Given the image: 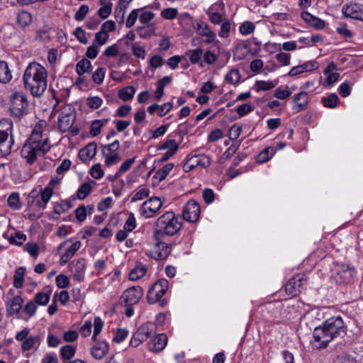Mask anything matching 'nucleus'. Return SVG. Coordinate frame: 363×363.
Returning a JSON list of instances; mask_svg holds the SVG:
<instances>
[{
    "instance_id": "obj_28",
    "label": "nucleus",
    "mask_w": 363,
    "mask_h": 363,
    "mask_svg": "<svg viewBox=\"0 0 363 363\" xmlns=\"http://www.w3.org/2000/svg\"><path fill=\"white\" fill-rule=\"evenodd\" d=\"M73 267V278L78 281H83L86 270L85 259L83 258L77 259Z\"/></svg>"
},
{
    "instance_id": "obj_56",
    "label": "nucleus",
    "mask_w": 363,
    "mask_h": 363,
    "mask_svg": "<svg viewBox=\"0 0 363 363\" xmlns=\"http://www.w3.org/2000/svg\"><path fill=\"white\" fill-rule=\"evenodd\" d=\"M291 94V91L288 89V87L283 89L281 87H279L276 89L274 96L281 100H284L289 98Z\"/></svg>"
},
{
    "instance_id": "obj_17",
    "label": "nucleus",
    "mask_w": 363,
    "mask_h": 363,
    "mask_svg": "<svg viewBox=\"0 0 363 363\" xmlns=\"http://www.w3.org/2000/svg\"><path fill=\"white\" fill-rule=\"evenodd\" d=\"M292 109L296 113H299L307 108L308 104V93L305 91H301L295 94L292 98Z\"/></svg>"
},
{
    "instance_id": "obj_24",
    "label": "nucleus",
    "mask_w": 363,
    "mask_h": 363,
    "mask_svg": "<svg viewBox=\"0 0 363 363\" xmlns=\"http://www.w3.org/2000/svg\"><path fill=\"white\" fill-rule=\"evenodd\" d=\"M196 31L199 35L207 37L206 42L208 44L212 43L216 38V34L209 26L203 21H199L196 25Z\"/></svg>"
},
{
    "instance_id": "obj_48",
    "label": "nucleus",
    "mask_w": 363,
    "mask_h": 363,
    "mask_svg": "<svg viewBox=\"0 0 363 363\" xmlns=\"http://www.w3.org/2000/svg\"><path fill=\"white\" fill-rule=\"evenodd\" d=\"M276 84L272 81H257L255 83L256 91H267L273 89Z\"/></svg>"
},
{
    "instance_id": "obj_47",
    "label": "nucleus",
    "mask_w": 363,
    "mask_h": 363,
    "mask_svg": "<svg viewBox=\"0 0 363 363\" xmlns=\"http://www.w3.org/2000/svg\"><path fill=\"white\" fill-rule=\"evenodd\" d=\"M91 189L92 186L89 183H84L77 190V198L81 200L84 199L90 194Z\"/></svg>"
},
{
    "instance_id": "obj_6",
    "label": "nucleus",
    "mask_w": 363,
    "mask_h": 363,
    "mask_svg": "<svg viewBox=\"0 0 363 363\" xmlns=\"http://www.w3.org/2000/svg\"><path fill=\"white\" fill-rule=\"evenodd\" d=\"M10 101L9 111L12 117L21 119L27 114L28 101L26 94L22 91L14 92L10 96Z\"/></svg>"
},
{
    "instance_id": "obj_59",
    "label": "nucleus",
    "mask_w": 363,
    "mask_h": 363,
    "mask_svg": "<svg viewBox=\"0 0 363 363\" xmlns=\"http://www.w3.org/2000/svg\"><path fill=\"white\" fill-rule=\"evenodd\" d=\"M126 9L127 8H123L122 6H120L118 4H117V6L115 8L114 16L119 23H123L124 21V15Z\"/></svg>"
},
{
    "instance_id": "obj_7",
    "label": "nucleus",
    "mask_w": 363,
    "mask_h": 363,
    "mask_svg": "<svg viewBox=\"0 0 363 363\" xmlns=\"http://www.w3.org/2000/svg\"><path fill=\"white\" fill-rule=\"evenodd\" d=\"M15 338L21 342V349L23 351H29L33 349H38L40 344V339L38 336L30 334V329L25 328L21 331L16 333Z\"/></svg>"
},
{
    "instance_id": "obj_53",
    "label": "nucleus",
    "mask_w": 363,
    "mask_h": 363,
    "mask_svg": "<svg viewBox=\"0 0 363 363\" xmlns=\"http://www.w3.org/2000/svg\"><path fill=\"white\" fill-rule=\"evenodd\" d=\"M149 195V190L145 188H140L134 194L131 198V202H135L137 201L143 200L147 198Z\"/></svg>"
},
{
    "instance_id": "obj_42",
    "label": "nucleus",
    "mask_w": 363,
    "mask_h": 363,
    "mask_svg": "<svg viewBox=\"0 0 363 363\" xmlns=\"http://www.w3.org/2000/svg\"><path fill=\"white\" fill-rule=\"evenodd\" d=\"M8 206L13 210H18L21 207L19 194L17 192H13L10 194L7 200Z\"/></svg>"
},
{
    "instance_id": "obj_46",
    "label": "nucleus",
    "mask_w": 363,
    "mask_h": 363,
    "mask_svg": "<svg viewBox=\"0 0 363 363\" xmlns=\"http://www.w3.org/2000/svg\"><path fill=\"white\" fill-rule=\"evenodd\" d=\"M108 33H104L99 30L97 33H96L93 43L100 47L105 45L108 41Z\"/></svg>"
},
{
    "instance_id": "obj_43",
    "label": "nucleus",
    "mask_w": 363,
    "mask_h": 363,
    "mask_svg": "<svg viewBox=\"0 0 363 363\" xmlns=\"http://www.w3.org/2000/svg\"><path fill=\"white\" fill-rule=\"evenodd\" d=\"M240 74L238 69H232L225 77V81L230 84H235L240 80Z\"/></svg>"
},
{
    "instance_id": "obj_57",
    "label": "nucleus",
    "mask_w": 363,
    "mask_h": 363,
    "mask_svg": "<svg viewBox=\"0 0 363 363\" xmlns=\"http://www.w3.org/2000/svg\"><path fill=\"white\" fill-rule=\"evenodd\" d=\"M88 12L89 6L86 4L82 5L74 15L75 20L78 21H83Z\"/></svg>"
},
{
    "instance_id": "obj_39",
    "label": "nucleus",
    "mask_w": 363,
    "mask_h": 363,
    "mask_svg": "<svg viewBox=\"0 0 363 363\" xmlns=\"http://www.w3.org/2000/svg\"><path fill=\"white\" fill-rule=\"evenodd\" d=\"M135 162V157L125 160L121 166L118 171L115 174L113 178H110L111 181L120 177L123 173L127 172Z\"/></svg>"
},
{
    "instance_id": "obj_20",
    "label": "nucleus",
    "mask_w": 363,
    "mask_h": 363,
    "mask_svg": "<svg viewBox=\"0 0 363 363\" xmlns=\"http://www.w3.org/2000/svg\"><path fill=\"white\" fill-rule=\"evenodd\" d=\"M156 326L152 323H146L143 324L135 333V337L147 340L152 335L155 334Z\"/></svg>"
},
{
    "instance_id": "obj_31",
    "label": "nucleus",
    "mask_w": 363,
    "mask_h": 363,
    "mask_svg": "<svg viewBox=\"0 0 363 363\" xmlns=\"http://www.w3.org/2000/svg\"><path fill=\"white\" fill-rule=\"evenodd\" d=\"M147 268L142 264H137L129 273V279L132 281H137L145 276Z\"/></svg>"
},
{
    "instance_id": "obj_38",
    "label": "nucleus",
    "mask_w": 363,
    "mask_h": 363,
    "mask_svg": "<svg viewBox=\"0 0 363 363\" xmlns=\"http://www.w3.org/2000/svg\"><path fill=\"white\" fill-rule=\"evenodd\" d=\"M25 272L26 269L23 267H18L16 270L13 276V286L16 289H20L23 286Z\"/></svg>"
},
{
    "instance_id": "obj_33",
    "label": "nucleus",
    "mask_w": 363,
    "mask_h": 363,
    "mask_svg": "<svg viewBox=\"0 0 363 363\" xmlns=\"http://www.w3.org/2000/svg\"><path fill=\"white\" fill-rule=\"evenodd\" d=\"M166 149L167 150V152L176 154L179 149V144L177 143L174 139H167L157 147L158 150H164Z\"/></svg>"
},
{
    "instance_id": "obj_34",
    "label": "nucleus",
    "mask_w": 363,
    "mask_h": 363,
    "mask_svg": "<svg viewBox=\"0 0 363 363\" xmlns=\"http://www.w3.org/2000/svg\"><path fill=\"white\" fill-rule=\"evenodd\" d=\"M91 63L88 59L84 58L77 63L76 72L79 75L89 73L91 72Z\"/></svg>"
},
{
    "instance_id": "obj_15",
    "label": "nucleus",
    "mask_w": 363,
    "mask_h": 363,
    "mask_svg": "<svg viewBox=\"0 0 363 363\" xmlns=\"http://www.w3.org/2000/svg\"><path fill=\"white\" fill-rule=\"evenodd\" d=\"M211 164L209 157L206 155H194L190 157L184 164L185 172H189L197 167L207 168Z\"/></svg>"
},
{
    "instance_id": "obj_54",
    "label": "nucleus",
    "mask_w": 363,
    "mask_h": 363,
    "mask_svg": "<svg viewBox=\"0 0 363 363\" xmlns=\"http://www.w3.org/2000/svg\"><path fill=\"white\" fill-rule=\"evenodd\" d=\"M90 174L96 179L102 178L104 175V172L101 168V164L97 163L93 165L90 170Z\"/></svg>"
},
{
    "instance_id": "obj_16",
    "label": "nucleus",
    "mask_w": 363,
    "mask_h": 363,
    "mask_svg": "<svg viewBox=\"0 0 363 363\" xmlns=\"http://www.w3.org/2000/svg\"><path fill=\"white\" fill-rule=\"evenodd\" d=\"M143 294V289L140 286H133L126 289L123 295L122 298L128 305H134L137 303Z\"/></svg>"
},
{
    "instance_id": "obj_1",
    "label": "nucleus",
    "mask_w": 363,
    "mask_h": 363,
    "mask_svg": "<svg viewBox=\"0 0 363 363\" xmlns=\"http://www.w3.org/2000/svg\"><path fill=\"white\" fill-rule=\"evenodd\" d=\"M45 127V121L38 123L21 149L22 157L30 164H33L38 157L43 156L51 147L49 137L44 133Z\"/></svg>"
},
{
    "instance_id": "obj_50",
    "label": "nucleus",
    "mask_w": 363,
    "mask_h": 363,
    "mask_svg": "<svg viewBox=\"0 0 363 363\" xmlns=\"http://www.w3.org/2000/svg\"><path fill=\"white\" fill-rule=\"evenodd\" d=\"M189 57V60L192 64H196L199 62L203 55V51L201 48H196L189 51L187 53Z\"/></svg>"
},
{
    "instance_id": "obj_2",
    "label": "nucleus",
    "mask_w": 363,
    "mask_h": 363,
    "mask_svg": "<svg viewBox=\"0 0 363 363\" xmlns=\"http://www.w3.org/2000/svg\"><path fill=\"white\" fill-rule=\"evenodd\" d=\"M345 334L346 327L341 317L328 318L314 329L312 347L316 350L325 348L333 340L337 337H342Z\"/></svg>"
},
{
    "instance_id": "obj_5",
    "label": "nucleus",
    "mask_w": 363,
    "mask_h": 363,
    "mask_svg": "<svg viewBox=\"0 0 363 363\" xmlns=\"http://www.w3.org/2000/svg\"><path fill=\"white\" fill-rule=\"evenodd\" d=\"M13 122L9 119L0 121V155L6 156L10 154L13 144L11 135Z\"/></svg>"
},
{
    "instance_id": "obj_22",
    "label": "nucleus",
    "mask_w": 363,
    "mask_h": 363,
    "mask_svg": "<svg viewBox=\"0 0 363 363\" xmlns=\"http://www.w3.org/2000/svg\"><path fill=\"white\" fill-rule=\"evenodd\" d=\"M108 344L105 341L97 342L91 349L92 357L96 359L104 358L108 352Z\"/></svg>"
},
{
    "instance_id": "obj_12",
    "label": "nucleus",
    "mask_w": 363,
    "mask_h": 363,
    "mask_svg": "<svg viewBox=\"0 0 363 363\" xmlns=\"http://www.w3.org/2000/svg\"><path fill=\"white\" fill-rule=\"evenodd\" d=\"M200 213V205L195 200H189L183 207L182 217L184 220L188 222H197L199 218Z\"/></svg>"
},
{
    "instance_id": "obj_18",
    "label": "nucleus",
    "mask_w": 363,
    "mask_h": 363,
    "mask_svg": "<svg viewBox=\"0 0 363 363\" xmlns=\"http://www.w3.org/2000/svg\"><path fill=\"white\" fill-rule=\"evenodd\" d=\"M74 121V113L62 111L58 116V128L62 132H67L73 126Z\"/></svg>"
},
{
    "instance_id": "obj_36",
    "label": "nucleus",
    "mask_w": 363,
    "mask_h": 363,
    "mask_svg": "<svg viewBox=\"0 0 363 363\" xmlns=\"http://www.w3.org/2000/svg\"><path fill=\"white\" fill-rule=\"evenodd\" d=\"M174 166L173 163H168L165 164L155 172L154 178L157 179L159 182L163 181L173 169Z\"/></svg>"
},
{
    "instance_id": "obj_62",
    "label": "nucleus",
    "mask_w": 363,
    "mask_h": 363,
    "mask_svg": "<svg viewBox=\"0 0 363 363\" xmlns=\"http://www.w3.org/2000/svg\"><path fill=\"white\" fill-rule=\"evenodd\" d=\"M136 227V222L133 213H130L123 225L128 232H131Z\"/></svg>"
},
{
    "instance_id": "obj_32",
    "label": "nucleus",
    "mask_w": 363,
    "mask_h": 363,
    "mask_svg": "<svg viewBox=\"0 0 363 363\" xmlns=\"http://www.w3.org/2000/svg\"><path fill=\"white\" fill-rule=\"evenodd\" d=\"M276 152V149L274 147L269 146L264 148L257 156V162L258 163H264L269 160Z\"/></svg>"
},
{
    "instance_id": "obj_55",
    "label": "nucleus",
    "mask_w": 363,
    "mask_h": 363,
    "mask_svg": "<svg viewBox=\"0 0 363 363\" xmlns=\"http://www.w3.org/2000/svg\"><path fill=\"white\" fill-rule=\"evenodd\" d=\"M103 100L99 96L89 97L86 99V105L92 109L99 108L102 104Z\"/></svg>"
},
{
    "instance_id": "obj_26",
    "label": "nucleus",
    "mask_w": 363,
    "mask_h": 363,
    "mask_svg": "<svg viewBox=\"0 0 363 363\" xmlns=\"http://www.w3.org/2000/svg\"><path fill=\"white\" fill-rule=\"evenodd\" d=\"M51 294V288L46 286L42 291H39L35 295L33 301L40 306H45L48 303Z\"/></svg>"
},
{
    "instance_id": "obj_49",
    "label": "nucleus",
    "mask_w": 363,
    "mask_h": 363,
    "mask_svg": "<svg viewBox=\"0 0 363 363\" xmlns=\"http://www.w3.org/2000/svg\"><path fill=\"white\" fill-rule=\"evenodd\" d=\"M255 26L251 21H246L242 23L239 28L240 32L244 35H247L255 31Z\"/></svg>"
},
{
    "instance_id": "obj_13",
    "label": "nucleus",
    "mask_w": 363,
    "mask_h": 363,
    "mask_svg": "<svg viewBox=\"0 0 363 363\" xmlns=\"http://www.w3.org/2000/svg\"><path fill=\"white\" fill-rule=\"evenodd\" d=\"M356 275V271L353 267L347 264H341L336 269L335 279L337 282L343 284H350Z\"/></svg>"
},
{
    "instance_id": "obj_29",
    "label": "nucleus",
    "mask_w": 363,
    "mask_h": 363,
    "mask_svg": "<svg viewBox=\"0 0 363 363\" xmlns=\"http://www.w3.org/2000/svg\"><path fill=\"white\" fill-rule=\"evenodd\" d=\"M12 79L11 72L9 68L8 64L0 60V83L6 84Z\"/></svg>"
},
{
    "instance_id": "obj_23",
    "label": "nucleus",
    "mask_w": 363,
    "mask_h": 363,
    "mask_svg": "<svg viewBox=\"0 0 363 363\" xmlns=\"http://www.w3.org/2000/svg\"><path fill=\"white\" fill-rule=\"evenodd\" d=\"M96 143L91 142L82 148L79 152L80 160L83 162L91 160L96 153Z\"/></svg>"
},
{
    "instance_id": "obj_64",
    "label": "nucleus",
    "mask_w": 363,
    "mask_h": 363,
    "mask_svg": "<svg viewBox=\"0 0 363 363\" xmlns=\"http://www.w3.org/2000/svg\"><path fill=\"white\" fill-rule=\"evenodd\" d=\"M75 215L77 219L79 222H83L86 220V216H87V210L86 208L82 205L79 206L77 209L75 210Z\"/></svg>"
},
{
    "instance_id": "obj_30",
    "label": "nucleus",
    "mask_w": 363,
    "mask_h": 363,
    "mask_svg": "<svg viewBox=\"0 0 363 363\" xmlns=\"http://www.w3.org/2000/svg\"><path fill=\"white\" fill-rule=\"evenodd\" d=\"M100 4L101 7L98 11V15L101 18L106 19L111 13L113 4L110 0H101Z\"/></svg>"
},
{
    "instance_id": "obj_52",
    "label": "nucleus",
    "mask_w": 363,
    "mask_h": 363,
    "mask_svg": "<svg viewBox=\"0 0 363 363\" xmlns=\"http://www.w3.org/2000/svg\"><path fill=\"white\" fill-rule=\"evenodd\" d=\"M178 15V11L175 8L164 9L161 11V16L167 20L174 19Z\"/></svg>"
},
{
    "instance_id": "obj_3",
    "label": "nucleus",
    "mask_w": 363,
    "mask_h": 363,
    "mask_svg": "<svg viewBox=\"0 0 363 363\" xmlns=\"http://www.w3.org/2000/svg\"><path fill=\"white\" fill-rule=\"evenodd\" d=\"M48 73L44 67L38 62H32L23 74V82L26 89L34 96H40L47 89Z\"/></svg>"
},
{
    "instance_id": "obj_21",
    "label": "nucleus",
    "mask_w": 363,
    "mask_h": 363,
    "mask_svg": "<svg viewBox=\"0 0 363 363\" xmlns=\"http://www.w3.org/2000/svg\"><path fill=\"white\" fill-rule=\"evenodd\" d=\"M342 12L346 17L363 21V11L361 10L359 5L357 4L343 6Z\"/></svg>"
},
{
    "instance_id": "obj_27",
    "label": "nucleus",
    "mask_w": 363,
    "mask_h": 363,
    "mask_svg": "<svg viewBox=\"0 0 363 363\" xmlns=\"http://www.w3.org/2000/svg\"><path fill=\"white\" fill-rule=\"evenodd\" d=\"M81 247V242L75 241L72 245L61 255L60 264L65 265L67 264L74 255L76 252Z\"/></svg>"
},
{
    "instance_id": "obj_8",
    "label": "nucleus",
    "mask_w": 363,
    "mask_h": 363,
    "mask_svg": "<svg viewBox=\"0 0 363 363\" xmlns=\"http://www.w3.org/2000/svg\"><path fill=\"white\" fill-rule=\"evenodd\" d=\"M119 147L120 143L118 140L109 145L102 146L101 152L105 159L104 163L106 166L110 167L121 161V157L117 152Z\"/></svg>"
},
{
    "instance_id": "obj_40",
    "label": "nucleus",
    "mask_w": 363,
    "mask_h": 363,
    "mask_svg": "<svg viewBox=\"0 0 363 363\" xmlns=\"http://www.w3.org/2000/svg\"><path fill=\"white\" fill-rule=\"evenodd\" d=\"M108 121V119H105L104 121L101 120H94L91 125L90 127V133L93 136H97L100 134L102 126L104 125V124L107 123Z\"/></svg>"
},
{
    "instance_id": "obj_4",
    "label": "nucleus",
    "mask_w": 363,
    "mask_h": 363,
    "mask_svg": "<svg viewBox=\"0 0 363 363\" xmlns=\"http://www.w3.org/2000/svg\"><path fill=\"white\" fill-rule=\"evenodd\" d=\"M182 227L179 216L169 211L161 215L154 224L153 235L155 240H163L166 236L177 234Z\"/></svg>"
},
{
    "instance_id": "obj_35",
    "label": "nucleus",
    "mask_w": 363,
    "mask_h": 363,
    "mask_svg": "<svg viewBox=\"0 0 363 363\" xmlns=\"http://www.w3.org/2000/svg\"><path fill=\"white\" fill-rule=\"evenodd\" d=\"M135 93V89L133 86H128L121 89L118 92V97L123 101L131 100Z\"/></svg>"
},
{
    "instance_id": "obj_63",
    "label": "nucleus",
    "mask_w": 363,
    "mask_h": 363,
    "mask_svg": "<svg viewBox=\"0 0 363 363\" xmlns=\"http://www.w3.org/2000/svg\"><path fill=\"white\" fill-rule=\"evenodd\" d=\"M25 250L31 256L36 257L39 252V246L34 242H28L25 245Z\"/></svg>"
},
{
    "instance_id": "obj_61",
    "label": "nucleus",
    "mask_w": 363,
    "mask_h": 363,
    "mask_svg": "<svg viewBox=\"0 0 363 363\" xmlns=\"http://www.w3.org/2000/svg\"><path fill=\"white\" fill-rule=\"evenodd\" d=\"M242 132V127L239 125L234 124L229 130V138L235 140L239 138Z\"/></svg>"
},
{
    "instance_id": "obj_14",
    "label": "nucleus",
    "mask_w": 363,
    "mask_h": 363,
    "mask_svg": "<svg viewBox=\"0 0 363 363\" xmlns=\"http://www.w3.org/2000/svg\"><path fill=\"white\" fill-rule=\"evenodd\" d=\"M306 279L303 274H297L290 279L285 286V290L288 295L294 296L298 295L303 286L306 284Z\"/></svg>"
},
{
    "instance_id": "obj_60",
    "label": "nucleus",
    "mask_w": 363,
    "mask_h": 363,
    "mask_svg": "<svg viewBox=\"0 0 363 363\" xmlns=\"http://www.w3.org/2000/svg\"><path fill=\"white\" fill-rule=\"evenodd\" d=\"M56 285L60 289H65L69 284V278L64 274H59L55 279Z\"/></svg>"
},
{
    "instance_id": "obj_9",
    "label": "nucleus",
    "mask_w": 363,
    "mask_h": 363,
    "mask_svg": "<svg viewBox=\"0 0 363 363\" xmlns=\"http://www.w3.org/2000/svg\"><path fill=\"white\" fill-rule=\"evenodd\" d=\"M169 288V281L165 279L157 280L147 292L148 303L152 304L162 298Z\"/></svg>"
},
{
    "instance_id": "obj_41",
    "label": "nucleus",
    "mask_w": 363,
    "mask_h": 363,
    "mask_svg": "<svg viewBox=\"0 0 363 363\" xmlns=\"http://www.w3.org/2000/svg\"><path fill=\"white\" fill-rule=\"evenodd\" d=\"M32 22V16L27 11H21L18 14L17 23L21 27H26Z\"/></svg>"
},
{
    "instance_id": "obj_44",
    "label": "nucleus",
    "mask_w": 363,
    "mask_h": 363,
    "mask_svg": "<svg viewBox=\"0 0 363 363\" xmlns=\"http://www.w3.org/2000/svg\"><path fill=\"white\" fill-rule=\"evenodd\" d=\"M75 352L74 347L67 345L61 347L60 355L64 359H70L74 356Z\"/></svg>"
},
{
    "instance_id": "obj_25",
    "label": "nucleus",
    "mask_w": 363,
    "mask_h": 363,
    "mask_svg": "<svg viewBox=\"0 0 363 363\" xmlns=\"http://www.w3.org/2000/svg\"><path fill=\"white\" fill-rule=\"evenodd\" d=\"M53 193V189L51 186H46L44 189H42L40 187V198L36 201L35 206L40 208L45 209Z\"/></svg>"
},
{
    "instance_id": "obj_10",
    "label": "nucleus",
    "mask_w": 363,
    "mask_h": 363,
    "mask_svg": "<svg viewBox=\"0 0 363 363\" xmlns=\"http://www.w3.org/2000/svg\"><path fill=\"white\" fill-rule=\"evenodd\" d=\"M163 205L159 197H151L143 203L140 208V215L145 218H150L155 216Z\"/></svg>"
},
{
    "instance_id": "obj_45",
    "label": "nucleus",
    "mask_w": 363,
    "mask_h": 363,
    "mask_svg": "<svg viewBox=\"0 0 363 363\" xmlns=\"http://www.w3.org/2000/svg\"><path fill=\"white\" fill-rule=\"evenodd\" d=\"M338 100L339 99L336 94H331L327 97H323L322 99V102L324 106L334 108L336 107Z\"/></svg>"
},
{
    "instance_id": "obj_51",
    "label": "nucleus",
    "mask_w": 363,
    "mask_h": 363,
    "mask_svg": "<svg viewBox=\"0 0 363 363\" xmlns=\"http://www.w3.org/2000/svg\"><path fill=\"white\" fill-rule=\"evenodd\" d=\"M106 70L104 67L98 68L92 74V80L97 84H101L105 77Z\"/></svg>"
},
{
    "instance_id": "obj_11",
    "label": "nucleus",
    "mask_w": 363,
    "mask_h": 363,
    "mask_svg": "<svg viewBox=\"0 0 363 363\" xmlns=\"http://www.w3.org/2000/svg\"><path fill=\"white\" fill-rule=\"evenodd\" d=\"M162 240H156L157 242L153 247L149 251H147L145 254L156 260L165 259L171 253L172 247L169 244Z\"/></svg>"
},
{
    "instance_id": "obj_37",
    "label": "nucleus",
    "mask_w": 363,
    "mask_h": 363,
    "mask_svg": "<svg viewBox=\"0 0 363 363\" xmlns=\"http://www.w3.org/2000/svg\"><path fill=\"white\" fill-rule=\"evenodd\" d=\"M23 302V301L21 296H16L13 297L10 301L9 308L8 309L9 313L10 314L19 313L22 308Z\"/></svg>"
},
{
    "instance_id": "obj_19",
    "label": "nucleus",
    "mask_w": 363,
    "mask_h": 363,
    "mask_svg": "<svg viewBox=\"0 0 363 363\" xmlns=\"http://www.w3.org/2000/svg\"><path fill=\"white\" fill-rule=\"evenodd\" d=\"M167 337L162 333L155 336L148 342V349L150 351L158 352L162 351L167 345Z\"/></svg>"
},
{
    "instance_id": "obj_58",
    "label": "nucleus",
    "mask_w": 363,
    "mask_h": 363,
    "mask_svg": "<svg viewBox=\"0 0 363 363\" xmlns=\"http://www.w3.org/2000/svg\"><path fill=\"white\" fill-rule=\"evenodd\" d=\"M104 323L100 317H96L94 320V333L92 339L96 340V336L101 333Z\"/></svg>"
}]
</instances>
